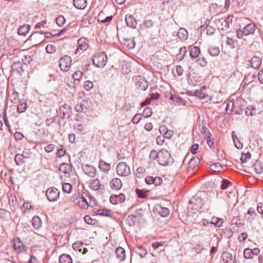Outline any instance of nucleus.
<instances>
[{
  "mask_svg": "<svg viewBox=\"0 0 263 263\" xmlns=\"http://www.w3.org/2000/svg\"><path fill=\"white\" fill-rule=\"evenodd\" d=\"M257 28L256 25L253 22H251L245 26L243 29L236 30V35L238 38L242 39L243 36L253 35Z\"/></svg>",
  "mask_w": 263,
  "mask_h": 263,
  "instance_id": "nucleus-1",
  "label": "nucleus"
},
{
  "mask_svg": "<svg viewBox=\"0 0 263 263\" xmlns=\"http://www.w3.org/2000/svg\"><path fill=\"white\" fill-rule=\"evenodd\" d=\"M108 60L107 55L104 52L97 54L93 58V64L98 67H104Z\"/></svg>",
  "mask_w": 263,
  "mask_h": 263,
  "instance_id": "nucleus-2",
  "label": "nucleus"
},
{
  "mask_svg": "<svg viewBox=\"0 0 263 263\" xmlns=\"http://www.w3.org/2000/svg\"><path fill=\"white\" fill-rule=\"evenodd\" d=\"M158 162L161 165H167L171 162V155L165 149H162L159 152Z\"/></svg>",
  "mask_w": 263,
  "mask_h": 263,
  "instance_id": "nucleus-3",
  "label": "nucleus"
},
{
  "mask_svg": "<svg viewBox=\"0 0 263 263\" xmlns=\"http://www.w3.org/2000/svg\"><path fill=\"white\" fill-rule=\"evenodd\" d=\"M72 60L70 56L65 55L60 59L59 66L62 71L66 72L69 69L71 65Z\"/></svg>",
  "mask_w": 263,
  "mask_h": 263,
  "instance_id": "nucleus-4",
  "label": "nucleus"
},
{
  "mask_svg": "<svg viewBox=\"0 0 263 263\" xmlns=\"http://www.w3.org/2000/svg\"><path fill=\"white\" fill-rule=\"evenodd\" d=\"M116 172L118 175L121 177L127 176L130 174L129 167L123 162H119L118 164Z\"/></svg>",
  "mask_w": 263,
  "mask_h": 263,
  "instance_id": "nucleus-5",
  "label": "nucleus"
},
{
  "mask_svg": "<svg viewBox=\"0 0 263 263\" xmlns=\"http://www.w3.org/2000/svg\"><path fill=\"white\" fill-rule=\"evenodd\" d=\"M133 80L136 86L140 89L145 90L147 89L148 82L144 77L141 76H138L133 77Z\"/></svg>",
  "mask_w": 263,
  "mask_h": 263,
  "instance_id": "nucleus-6",
  "label": "nucleus"
},
{
  "mask_svg": "<svg viewBox=\"0 0 263 263\" xmlns=\"http://www.w3.org/2000/svg\"><path fill=\"white\" fill-rule=\"evenodd\" d=\"M46 195L50 201H55L59 199L60 191L55 187H51L46 191Z\"/></svg>",
  "mask_w": 263,
  "mask_h": 263,
  "instance_id": "nucleus-7",
  "label": "nucleus"
},
{
  "mask_svg": "<svg viewBox=\"0 0 263 263\" xmlns=\"http://www.w3.org/2000/svg\"><path fill=\"white\" fill-rule=\"evenodd\" d=\"M153 212L162 217H166L170 213V210L167 208L163 207L160 204L155 205L153 208Z\"/></svg>",
  "mask_w": 263,
  "mask_h": 263,
  "instance_id": "nucleus-8",
  "label": "nucleus"
},
{
  "mask_svg": "<svg viewBox=\"0 0 263 263\" xmlns=\"http://www.w3.org/2000/svg\"><path fill=\"white\" fill-rule=\"evenodd\" d=\"M60 116L62 119H69L71 116V107L69 105L64 104L60 108Z\"/></svg>",
  "mask_w": 263,
  "mask_h": 263,
  "instance_id": "nucleus-9",
  "label": "nucleus"
},
{
  "mask_svg": "<svg viewBox=\"0 0 263 263\" xmlns=\"http://www.w3.org/2000/svg\"><path fill=\"white\" fill-rule=\"evenodd\" d=\"M145 181L148 185H154L156 186L161 184L162 179L160 177H154L151 176H147L145 178Z\"/></svg>",
  "mask_w": 263,
  "mask_h": 263,
  "instance_id": "nucleus-10",
  "label": "nucleus"
},
{
  "mask_svg": "<svg viewBox=\"0 0 263 263\" xmlns=\"http://www.w3.org/2000/svg\"><path fill=\"white\" fill-rule=\"evenodd\" d=\"M88 40L86 38H80L78 41V47L76 50L75 54H77L79 50L85 51L88 48Z\"/></svg>",
  "mask_w": 263,
  "mask_h": 263,
  "instance_id": "nucleus-11",
  "label": "nucleus"
},
{
  "mask_svg": "<svg viewBox=\"0 0 263 263\" xmlns=\"http://www.w3.org/2000/svg\"><path fill=\"white\" fill-rule=\"evenodd\" d=\"M82 169L84 173L90 177H94L97 171L96 168L92 165L85 164L82 165Z\"/></svg>",
  "mask_w": 263,
  "mask_h": 263,
  "instance_id": "nucleus-12",
  "label": "nucleus"
},
{
  "mask_svg": "<svg viewBox=\"0 0 263 263\" xmlns=\"http://www.w3.org/2000/svg\"><path fill=\"white\" fill-rule=\"evenodd\" d=\"M11 243L15 251L21 253L24 250V246L22 243L19 238H14L13 241H11Z\"/></svg>",
  "mask_w": 263,
  "mask_h": 263,
  "instance_id": "nucleus-13",
  "label": "nucleus"
},
{
  "mask_svg": "<svg viewBox=\"0 0 263 263\" xmlns=\"http://www.w3.org/2000/svg\"><path fill=\"white\" fill-rule=\"evenodd\" d=\"M83 246L84 244L82 242L77 241L72 245V248L76 251H79L84 254L87 252V250Z\"/></svg>",
  "mask_w": 263,
  "mask_h": 263,
  "instance_id": "nucleus-14",
  "label": "nucleus"
},
{
  "mask_svg": "<svg viewBox=\"0 0 263 263\" xmlns=\"http://www.w3.org/2000/svg\"><path fill=\"white\" fill-rule=\"evenodd\" d=\"M125 21L127 26L135 28L137 25L136 18L132 15H126L125 16Z\"/></svg>",
  "mask_w": 263,
  "mask_h": 263,
  "instance_id": "nucleus-15",
  "label": "nucleus"
},
{
  "mask_svg": "<svg viewBox=\"0 0 263 263\" xmlns=\"http://www.w3.org/2000/svg\"><path fill=\"white\" fill-rule=\"evenodd\" d=\"M261 63V59L256 56L253 57L250 61L251 66L254 68L258 69L260 68Z\"/></svg>",
  "mask_w": 263,
  "mask_h": 263,
  "instance_id": "nucleus-16",
  "label": "nucleus"
},
{
  "mask_svg": "<svg viewBox=\"0 0 263 263\" xmlns=\"http://www.w3.org/2000/svg\"><path fill=\"white\" fill-rule=\"evenodd\" d=\"M200 162V159L198 157H194L191 159L189 163L188 167L189 170H194L199 165Z\"/></svg>",
  "mask_w": 263,
  "mask_h": 263,
  "instance_id": "nucleus-17",
  "label": "nucleus"
},
{
  "mask_svg": "<svg viewBox=\"0 0 263 263\" xmlns=\"http://www.w3.org/2000/svg\"><path fill=\"white\" fill-rule=\"evenodd\" d=\"M89 186L92 190L98 191L100 189L101 187V183L100 180L96 178L90 181Z\"/></svg>",
  "mask_w": 263,
  "mask_h": 263,
  "instance_id": "nucleus-18",
  "label": "nucleus"
},
{
  "mask_svg": "<svg viewBox=\"0 0 263 263\" xmlns=\"http://www.w3.org/2000/svg\"><path fill=\"white\" fill-rule=\"evenodd\" d=\"M72 165L67 163H63L60 165L59 170L64 174H69L72 171Z\"/></svg>",
  "mask_w": 263,
  "mask_h": 263,
  "instance_id": "nucleus-19",
  "label": "nucleus"
},
{
  "mask_svg": "<svg viewBox=\"0 0 263 263\" xmlns=\"http://www.w3.org/2000/svg\"><path fill=\"white\" fill-rule=\"evenodd\" d=\"M255 211L253 208H251L248 211V212L245 214V218L249 222H252L254 219L255 216Z\"/></svg>",
  "mask_w": 263,
  "mask_h": 263,
  "instance_id": "nucleus-20",
  "label": "nucleus"
},
{
  "mask_svg": "<svg viewBox=\"0 0 263 263\" xmlns=\"http://www.w3.org/2000/svg\"><path fill=\"white\" fill-rule=\"evenodd\" d=\"M110 185L112 189L118 190L122 187V183L119 178H114L111 180Z\"/></svg>",
  "mask_w": 263,
  "mask_h": 263,
  "instance_id": "nucleus-21",
  "label": "nucleus"
},
{
  "mask_svg": "<svg viewBox=\"0 0 263 263\" xmlns=\"http://www.w3.org/2000/svg\"><path fill=\"white\" fill-rule=\"evenodd\" d=\"M73 5L78 9H84L87 5L86 0H73Z\"/></svg>",
  "mask_w": 263,
  "mask_h": 263,
  "instance_id": "nucleus-22",
  "label": "nucleus"
},
{
  "mask_svg": "<svg viewBox=\"0 0 263 263\" xmlns=\"http://www.w3.org/2000/svg\"><path fill=\"white\" fill-rule=\"evenodd\" d=\"M222 263H234L232 255L228 252H223L221 255Z\"/></svg>",
  "mask_w": 263,
  "mask_h": 263,
  "instance_id": "nucleus-23",
  "label": "nucleus"
},
{
  "mask_svg": "<svg viewBox=\"0 0 263 263\" xmlns=\"http://www.w3.org/2000/svg\"><path fill=\"white\" fill-rule=\"evenodd\" d=\"M206 87L204 85L200 87L199 90H196L195 92V94L196 97L200 99H204L208 95L205 93Z\"/></svg>",
  "mask_w": 263,
  "mask_h": 263,
  "instance_id": "nucleus-24",
  "label": "nucleus"
},
{
  "mask_svg": "<svg viewBox=\"0 0 263 263\" xmlns=\"http://www.w3.org/2000/svg\"><path fill=\"white\" fill-rule=\"evenodd\" d=\"M116 254L117 257L119 259L120 261H123L125 258V250L121 247H119L117 248L116 251Z\"/></svg>",
  "mask_w": 263,
  "mask_h": 263,
  "instance_id": "nucleus-25",
  "label": "nucleus"
},
{
  "mask_svg": "<svg viewBox=\"0 0 263 263\" xmlns=\"http://www.w3.org/2000/svg\"><path fill=\"white\" fill-rule=\"evenodd\" d=\"M99 168L104 172L108 171L111 167V165L105 161L101 160L99 163Z\"/></svg>",
  "mask_w": 263,
  "mask_h": 263,
  "instance_id": "nucleus-26",
  "label": "nucleus"
},
{
  "mask_svg": "<svg viewBox=\"0 0 263 263\" xmlns=\"http://www.w3.org/2000/svg\"><path fill=\"white\" fill-rule=\"evenodd\" d=\"M190 203L197 206V207L194 208V209L198 207L201 208L202 205V199L197 197H192L190 200ZM192 209H194V208H192Z\"/></svg>",
  "mask_w": 263,
  "mask_h": 263,
  "instance_id": "nucleus-27",
  "label": "nucleus"
},
{
  "mask_svg": "<svg viewBox=\"0 0 263 263\" xmlns=\"http://www.w3.org/2000/svg\"><path fill=\"white\" fill-rule=\"evenodd\" d=\"M32 224L34 229H39L42 226L41 218L37 216L33 217L32 220Z\"/></svg>",
  "mask_w": 263,
  "mask_h": 263,
  "instance_id": "nucleus-28",
  "label": "nucleus"
},
{
  "mask_svg": "<svg viewBox=\"0 0 263 263\" xmlns=\"http://www.w3.org/2000/svg\"><path fill=\"white\" fill-rule=\"evenodd\" d=\"M200 54V49L197 46H194L191 48L190 55L191 58L196 59L198 58L199 54Z\"/></svg>",
  "mask_w": 263,
  "mask_h": 263,
  "instance_id": "nucleus-29",
  "label": "nucleus"
},
{
  "mask_svg": "<svg viewBox=\"0 0 263 263\" xmlns=\"http://www.w3.org/2000/svg\"><path fill=\"white\" fill-rule=\"evenodd\" d=\"M186 53V47H181L179 49V52L176 55V59L178 61H182Z\"/></svg>",
  "mask_w": 263,
  "mask_h": 263,
  "instance_id": "nucleus-30",
  "label": "nucleus"
},
{
  "mask_svg": "<svg viewBox=\"0 0 263 263\" xmlns=\"http://www.w3.org/2000/svg\"><path fill=\"white\" fill-rule=\"evenodd\" d=\"M209 54L212 57H217L220 53V49L218 47L211 46L208 50Z\"/></svg>",
  "mask_w": 263,
  "mask_h": 263,
  "instance_id": "nucleus-31",
  "label": "nucleus"
},
{
  "mask_svg": "<svg viewBox=\"0 0 263 263\" xmlns=\"http://www.w3.org/2000/svg\"><path fill=\"white\" fill-rule=\"evenodd\" d=\"M30 26L29 25H24L18 29V34L21 35H25L29 31Z\"/></svg>",
  "mask_w": 263,
  "mask_h": 263,
  "instance_id": "nucleus-32",
  "label": "nucleus"
},
{
  "mask_svg": "<svg viewBox=\"0 0 263 263\" xmlns=\"http://www.w3.org/2000/svg\"><path fill=\"white\" fill-rule=\"evenodd\" d=\"M60 263H72V260L69 255L63 254L59 257Z\"/></svg>",
  "mask_w": 263,
  "mask_h": 263,
  "instance_id": "nucleus-33",
  "label": "nucleus"
},
{
  "mask_svg": "<svg viewBox=\"0 0 263 263\" xmlns=\"http://www.w3.org/2000/svg\"><path fill=\"white\" fill-rule=\"evenodd\" d=\"M135 252L142 258L144 257L147 253V250L140 246H137L136 248Z\"/></svg>",
  "mask_w": 263,
  "mask_h": 263,
  "instance_id": "nucleus-34",
  "label": "nucleus"
},
{
  "mask_svg": "<svg viewBox=\"0 0 263 263\" xmlns=\"http://www.w3.org/2000/svg\"><path fill=\"white\" fill-rule=\"evenodd\" d=\"M77 200L78 201L76 204L81 209H87L88 208L89 204L86 199H78V198Z\"/></svg>",
  "mask_w": 263,
  "mask_h": 263,
  "instance_id": "nucleus-35",
  "label": "nucleus"
},
{
  "mask_svg": "<svg viewBox=\"0 0 263 263\" xmlns=\"http://www.w3.org/2000/svg\"><path fill=\"white\" fill-rule=\"evenodd\" d=\"M232 137L235 144V146L238 149H241L242 147V144L240 142V140L236 135H235V132H233L232 133Z\"/></svg>",
  "mask_w": 263,
  "mask_h": 263,
  "instance_id": "nucleus-36",
  "label": "nucleus"
},
{
  "mask_svg": "<svg viewBox=\"0 0 263 263\" xmlns=\"http://www.w3.org/2000/svg\"><path fill=\"white\" fill-rule=\"evenodd\" d=\"M178 37L181 40H185L187 38V32L186 30L184 28L179 29L178 33Z\"/></svg>",
  "mask_w": 263,
  "mask_h": 263,
  "instance_id": "nucleus-37",
  "label": "nucleus"
},
{
  "mask_svg": "<svg viewBox=\"0 0 263 263\" xmlns=\"http://www.w3.org/2000/svg\"><path fill=\"white\" fill-rule=\"evenodd\" d=\"M255 172L258 174H260L263 172V167L262 164L258 162H256L253 165Z\"/></svg>",
  "mask_w": 263,
  "mask_h": 263,
  "instance_id": "nucleus-38",
  "label": "nucleus"
},
{
  "mask_svg": "<svg viewBox=\"0 0 263 263\" xmlns=\"http://www.w3.org/2000/svg\"><path fill=\"white\" fill-rule=\"evenodd\" d=\"M63 191L68 194L71 192L72 190V186L71 184L68 183H63L62 184Z\"/></svg>",
  "mask_w": 263,
  "mask_h": 263,
  "instance_id": "nucleus-39",
  "label": "nucleus"
},
{
  "mask_svg": "<svg viewBox=\"0 0 263 263\" xmlns=\"http://www.w3.org/2000/svg\"><path fill=\"white\" fill-rule=\"evenodd\" d=\"M14 161L16 164L18 165H22L24 163H25V160L23 159L22 156L21 155V154H17L14 158Z\"/></svg>",
  "mask_w": 263,
  "mask_h": 263,
  "instance_id": "nucleus-40",
  "label": "nucleus"
},
{
  "mask_svg": "<svg viewBox=\"0 0 263 263\" xmlns=\"http://www.w3.org/2000/svg\"><path fill=\"white\" fill-rule=\"evenodd\" d=\"M9 97L11 102L13 103H16L19 101L18 93L16 91L13 92Z\"/></svg>",
  "mask_w": 263,
  "mask_h": 263,
  "instance_id": "nucleus-41",
  "label": "nucleus"
},
{
  "mask_svg": "<svg viewBox=\"0 0 263 263\" xmlns=\"http://www.w3.org/2000/svg\"><path fill=\"white\" fill-rule=\"evenodd\" d=\"M255 113V108L253 106H248L245 111V114L247 116H253Z\"/></svg>",
  "mask_w": 263,
  "mask_h": 263,
  "instance_id": "nucleus-42",
  "label": "nucleus"
},
{
  "mask_svg": "<svg viewBox=\"0 0 263 263\" xmlns=\"http://www.w3.org/2000/svg\"><path fill=\"white\" fill-rule=\"evenodd\" d=\"M222 168V165L219 162L214 163L211 165V169L214 172H220Z\"/></svg>",
  "mask_w": 263,
  "mask_h": 263,
  "instance_id": "nucleus-43",
  "label": "nucleus"
},
{
  "mask_svg": "<svg viewBox=\"0 0 263 263\" xmlns=\"http://www.w3.org/2000/svg\"><path fill=\"white\" fill-rule=\"evenodd\" d=\"M243 256L246 259L252 258L253 256L252 249L250 248H247L245 249L243 251Z\"/></svg>",
  "mask_w": 263,
  "mask_h": 263,
  "instance_id": "nucleus-44",
  "label": "nucleus"
},
{
  "mask_svg": "<svg viewBox=\"0 0 263 263\" xmlns=\"http://www.w3.org/2000/svg\"><path fill=\"white\" fill-rule=\"evenodd\" d=\"M111 214V211L107 209H100L98 211V214L101 216H109Z\"/></svg>",
  "mask_w": 263,
  "mask_h": 263,
  "instance_id": "nucleus-45",
  "label": "nucleus"
},
{
  "mask_svg": "<svg viewBox=\"0 0 263 263\" xmlns=\"http://www.w3.org/2000/svg\"><path fill=\"white\" fill-rule=\"evenodd\" d=\"M66 20L63 15H60L56 18V23L57 25L61 27L65 23Z\"/></svg>",
  "mask_w": 263,
  "mask_h": 263,
  "instance_id": "nucleus-46",
  "label": "nucleus"
},
{
  "mask_svg": "<svg viewBox=\"0 0 263 263\" xmlns=\"http://www.w3.org/2000/svg\"><path fill=\"white\" fill-rule=\"evenodd\" d=\"M251 157V154L248 152L246 154L242 153L240 158V160L241 162L246 163L247 161V160L250 159Z\"/></svg>",
  "mask_w": 263,
  "mask_h": 263,
  "instance_id": "nucleus-47",
  "label": "nucleus"
},
{
  "mask_svg": "<svg viewBox=\"0 0 263 263\" xmlns=\"http://www.w3.org/2000/svg\"><path fill=\"white\" fill-rule=\"evenodd\" d=\"M152 109L150 107H147L144 109L142 116L145 118H148L152 116Z\"/></svg>",
  "mask_w": 263,
  "mask_h": 263,
  "instance_id": "nucleus-48",
  "label": "nucleus"
},
{
  "mask_svg": "<svg viewBox=\"0 0 263 263\" xmlns=\"http://www.w3.org/2000/svg\"><path fill=\"white\" fill-rule=\"evenodd\" d=\"M27 108L26 103H20L17 106V111L20 113H23L25 111Z\"/></svg>",
  "mask_w": 263,
  "mask_h": 263,
  "instance_id": "nucleus-49",
  "label": "nucleus"
},
{
  "mask_svg": "<svg viewBox=\"0 0 263 263\" xmlns=\"http://www.w3.org/2000/svg\"><path fill=\"white\" fill-rule=\"evenodd\" d=\"M159 152L155 150H153L151 152L149 155V159L152 160H155V159H158L159 158Z\"/></svg>",
  "mask_w": 263,
  "mask_h": 263,
  "instance_id": "nucleus-50",
  "label": "nucleus"
},
{
  "mask_svg": "<svg viewBox=\"0 0 263 263\" xmlns=\"http://www.w3.org/2000/svg\"><path fill=\"white\" fill-rule=\"evenodd\" d=\"M47 26V21L44 20L38 23L34 27L35 29H40L41 28H46Z\"/></svg>",
  "mask_w": 263,
  "mask_h": 263,
  "instance_id": "nucleus-51",
  "label": "nucleus"
},
{
  "mask_svg": "<svg viewBox=\"0 0 263 263\" xmlns=\"http://www.w3.org/2000/svg\"><path fill=\"white\" fill-rule=\"evenodd\" d=\"M46 52L48 53H53L56 51V47L53 45H47L46 47Z\"/></svg>",
  "mask_w": 263,
  "mask_h": 263,
  "instance_id": "nucleus-52",
  "label": "nucleus"
},
{
  "mask_svg": "<svg viewBox=\"0 0 263 263\" xmlns=\"http://www.w3.org/2000/svg\"><path fill=\"white\" fill-rule=\"evenodd\" d=\"M83 75V73L81 71H76L72 75V77L75 81H80Z\"/></svg>",
  "mask_w": 263,
  "mask_h": 263,
  "instance_id": "nucleus-53",
  "label": "nucleus"
},
{
  "mask_svg": "<svg viewBox=\"0 0 263 263\" xmlns=\"http://www.w3.org/2000/svg\"><path fill=\"white\" fill-rule=\"evenodd\" d=\"M142 119V115L140 114H137L132 119V122L134 124H138Z\"/></svg>",
  "mask_w": 263,
  "mask_h": 263,
  "instance_id": "nucleus-54",
  "label": "nucleus"
},
{
  "mask_svg": "<svg viewBox=\"0 0 263 263\" xmlns=\"http://www.w3.org/2000/svg\"><path fill=\"white\" fill-rule=\"evenodd\" d=\"M54 149L55 145L53 144H48L44 147V149L47 153L52 152L54 150Z\"/></svg>",
  "mask_w": 263,
  "mask_h": 263,
  "instance_id": "nucleus-55",
  "label": "nucleus"
},
{
  "mask_svg": "<svg viewBox=\"0 0 263 263\" xmlns=\"http://www.w3.org/2000/svg\"><path fill=\"white\" fill-rule=\"evenodd\" d=\"M231 184V183L229 181L226 179H224L222 181V184H221V189L222 190H225L227 189Z\"/></svg>",
  "mask_w": 263,
  "mask_h": 263,
  "instance_id": "nucleus-56",
  "label": "nucleus"
},
{
  "mask_svg": "<svg viewBox=\"0 0 263 263\" xmlns=\"http://www.w3.org/2000/svg\"><path fill=\"white\" fill-rule=\"evenodd\" d=\"M196 62L202 67H204L207 64V62L204 58H200L197 60Z\"/></svg>",
  "mask_w": 263,
  "mask_h": 263,
  "instance_id": "nucleus-57",
  "label": "nucleus"
},
{
  "mask_svg": "<svg viewBox=\"0 0 263 263\" xmlns=\"http://www.w3.org/2000/svg\"><path fill=\"white\" fill-rule=\"evenodd\" d=\"M154 25V22L151 19H146L144 22V25L146 28H150Z\"/></svg>",
  "mask_w": 263,
  "mask_h": 263,
  "instance_id": "nucleus-58",
  "label": "nucleus"
},
{
  "mask_svg": "<svg viewBox=\"0 0 263 263\" xmlns=\"http://www.w3.org/2000/svg\"><path fill=\"white\" fill-rule=\"evenodd\" d=\"M85 222L89 224H93L95 223V220L89 215H86L84 218Z\"/></svg>",
  "mask_w": 263,
  "mask_h": 263,
  "instance_id": "nucleus-59",
  "label": "nucleus"
},
{
  "mask_svg": "<svg viewBox=\"0 0 263 263\" xmlns=\"http://www.w3.org/2000/svg\"><path fill=\"white\" fill-rule=\"evenodd\" d=\"M93 84L92 82L87 81L84 83V87L85 89L87 90H89L91 88L93 87Z\"/></svg>",
  "mask_w": 263,
  "mask_h": 263,
  "instance_id": "nucleus-60",
  "label": "nucleus"
},
{
  "mask_svg": "<svg viewBox=\"0 0 263 263\" xmlns=\"http://www.w3.org/2000/svg\"><path fill=\"white\" fill-rule=\"evenodd\" d=\"M206 33L208 35H213L216 30L215 28L211 26H208L206 28Z\"/></svg>",
  "mask_w": 263,
  "mask_h": 263,
  "instance_id": "nucleus-61",
  "label": "nucleus"
},
{
  "mask_svg": "<svg viewBox=\"0 0 263 263\" xmlns=\"http://www.w3.org/2000/svg\"><path fill=\"white\" fill-rule=\"evenodd\" d=\"M136 193L139 198H145L147 196L146 192H143L142 191L140 190L139 189L136 190Z\"/></svg>",
  "mask_w": 263,
  "mask_h": 263,
  "instance_id": "nucleus-62",
  "label": "nucleus"
},
{
  "mask_svg": "<svg viewBox=\"0 0 263 263\" xmlns=\"http://www.w3.org/2000/svg\"><path fill=\"white\" fill-rule=\"evenodd\" d=\"M247 237H248L247 233L246 232H244V233H241V236L238 237V239L240 242H241V241L244 242L247 239Z\"/></svg>",
  "mask_w": 263,
  "mask_h": 263,
  "instance_id": "nucleus-63",
  "label": "nucleus"
},
{
  "mask_svg": "<svg viewBox=\"0 0 263 263\" xmlns=\"http://www.w3.org/2000/svg\"><path fill=\"white\" fill-rule=\"evenodd\" d=\"M257 210L258 213L261 214L262 217L263 218V202H260L258 204Z\"/></svg>",
  "mask_w": 263,
  "mask_h": 263,
  "instance_id": "nucleus-64",
  "label": "nucleus"
}]
</instances>
